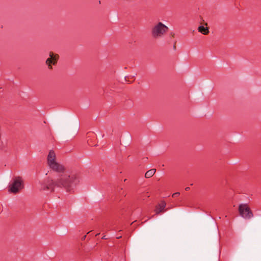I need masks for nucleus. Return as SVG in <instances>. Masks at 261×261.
Here are the masks:
<instances>
[{
  "mask_svg": "<svg viewBox=\"0 0 261 261\" xmlns=\"http://www.w3.org/2000/svg\"><path fill=\"white\" fill-rule=\"evenodd\" d=\"M88 142L89 144L90 145H93L95 146L96 145V144H92L90 140H88Z\"/></svg>",
  "mask_w": 261,
  "mask_h": 261,
  "instance_id": "11",
  "label": "nucleus"
},
{
  "mask_svg": "<svg viewBox=\"0 0 261 261\" xmlns=\"http://www.w3.org/2000/svg\"><path fill=\"white\" fill-rule=\"evenodd\" d=\"M168 30V27L164 24L162 22H159L152 29V36L154 38H160L166 33Z\"/></svg>",
  "mask_w": 261,
  "mask_h": 261,
  "instance_id": "3",
  "label": "nucleus"
},
{
  "mask_svg": "<svg viewBox=\"0 0 261 261\" xmlns=\"http://www.w3.org/2000/svg\"><path fill=\"white\" fill-rule=\"evenodd\" d=\"M120 238H121V236H120V237H119V236H118V237H117V239H120Z\"/></svg>",
  "mask_w": 261,
  "mask_h": 261,
  "instance_id": "14",
  "label": "nucleus"
},
{
  "mask_svg": "<svg viewBox=\"0 0 261 261\" xmlns=\"http://www.w3.org/2000/svg\"><path fill=\"white\" fill-rule=\"evenodd\" d=\"M189 190H190V188H189V187H186V188H185V190H186V191H189Z\"/></svg>",
  "mask_w": 261,
  "mask_h": 261,
  "instance_id": "12",
  "label": "nucleus"
},
{
  "mask_svg": "<svg viewBox=\"0 0 261 261\" xmlns=\"http://www.w3.org/2000/svg\"><path fill=\"white\" fill-rule=\"evenodd\" d=\"M79 177L72 175L62 174L60 177L54 182L53 180H48L46 183L41 185L42 190H50L53 191L55 187H64L67 190L79 182Z\"/></svg>",
  "mask_w": 261,
  "mask_h": 261,
  "instance_id": "1",
  "label": "nucleus"
},
{
  "mask_svg": "<svg viewBox=\"0 0 261 261\" xmlns=\"http://www.w3.org/2000/svg\"><path fill=\"white\" fill-rule=\"evenodd\" d=\"M179 195H180V193L179 192H176V193H173L172 195V197H176L177 196H178Z\"/></svg>",
  "mask_w": 261,
  "mask_h": 261,
  "instance_id": "10",
  "label": "nucleus"
},
{
  "mask_svg": "<svg viewBox=\"0 0 261 261\" xmlns=\"http://www.w3.org/2000/svg\"><path fill=\"white\" fill-rule=\"evenodd\" d=\"M198 31L203 35H206L208 33L209 31L207 27H204L203 25H200L198 28Z\"/></svg>",
  "mask_w": 261,
  "mask_h": 261,
  "instance_id": "8",
  "label": "nucleus"
},
{
  "mask_svg": "<svg viewBox=\"0 0 261 261\" xmlns=\"http://www.w3.org/2000/svg\"><path fill=\"white\" fill-rule=\"evenodd\" d=\"M47 164L54 171L57 172H64V167L56 161V154L53 150H50L47 156Z\"/></svg>",
  "mask_w": 261,
  "mask_h": 261,
  "instance_id": "2",
  "label": "nucleus"
},
{
  "mask_svg": "<svg viewBox=\"0 0 261 261\" xmlns=\"http://www.w3.org/2000/svg\"><path fill=\"white\" fill-rule=\"evenodd\" d=\"M156 170L155 169H151L148 171H147L145 174V177L146 178H150L152 177L155 173Z\"/></svg>",
  "mask_w": 261,
  "mask_h": 261,
  "instance_id": "9",
  "label": "nucleus"
},
{
  "mask_svg": "<svg viewBox=\"0 0 261 261\" xmlns=\"http://www.w3.org/2000/svg\"><path fill=\"white\" fill-rule=\"evenodd\" d=\"M49 56L50 58L47 59L46 63L50 68H51V64L53 63L54 65L55 64L59 58V56L58 55H54L53 53H50Z\"/></svg>",
  "mask_w": 261,
  "mask_h": 261,
  "instance_id": "6",
  "label": "nucleus"
},
{
  "mask_svg": "<svg viewBox=\"0 0 261 261\" xmlns=\"http://www.w3.org/2000/svg\"><path fill=\"white\" fill-rule=\"evenodd\" d=\"M23 187V181L21 177H16L13 179V182L10 186L9 191L12 193H16Z\"/></svg>",
  "mask_w": 261,
  "mask_h": 261,
  "instance_id": "5",
  "label": "nucleus"
},
{
  "mask_svg": "<svg viewBox=\"0 0 261 261\" xmlns=\"http://www.w3.org/2000/svg\"><path fill=\"white\" fill-rule=\"evenodd\" d=\"M240 216L244 219H249L253 217V213L247 204H241L239 206Z\"/></svg>",
  "mask_w": 261,
  "mask_h": 261,
  "instance_id": "4",
  "label": "nucleus"
},
{
  "mask_svg": "<svg viewBox=\"0 0 261 261\" xmlns=\"http://www.w3.org/2000/svg\"><path fill=\"white\" fill-rule=\"evenodd\" d=\"M165 206H166V203L165 201H162L160 203H159L156 205L155 210L156 214H159L161 212L163 211Z\"/></svg>",
  "mask_w": 261,
  "mask_h": 261,
  "instance_id": "7",
  "label": "nucleus"
},
{
  "mask_svg": "<svg viewBox=\"0 0 261 261\" xmlns=\"http://www.w3.org/2000/svg\"><path fill=\"white\" fill-rule=\"evenodd\" d=\"M103 239H107L106 236H103L102 238Z\"/></svg>",
  "mask_w": 261,
  "mask_h": 261,
  "instance_id": "13",
  "label": "nucleus"
}]
</instances>
